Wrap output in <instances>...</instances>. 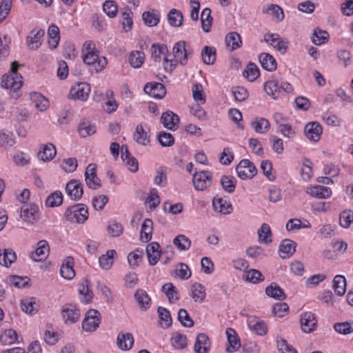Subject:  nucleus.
I'll list each match as a JSON object with an SVG mask.
<instances>
[{
	"label": "nucleus",
	"instance_id": "obj_1",
	"mask_svg": "<svg viewBox=\"0 0 353 353\" xmlns=\"http://www.w3.org/2000/svg\"><path fill=\"white\" fill-rule=\"evenodd\" d=\"M64 216L72 223H83L88 219V210L83 203L76 204L66 210Z\"/></svg>",
	"mask_w": 353,
	"mask_h": 353
},
{
	"label": "nucleus",
	"instance_id": "obj_2",
	"mask_svg": "<svg viewBox=\"0 0 353 353\" xmlns=\"http://www.w3.org/2000/svg\"><path fill=\"white\" fill-rule=\"evenodd\" d=\"M101 323V314L99 311L91 309L89 310L82 321V329L87 332L95 331Z\"/></svg>",
	"mask_w": 353,
	"mask_h": 353
},
{
	"label": "nucleus",
	"instance_id": "obj_3",
	"mask_svg": "<svg viewBox=\"0 0 353 353\" xmlns=\"http://www.w3.org/2000/svg\"><path fill=\"white\" fill-rule=\"evenodd\" d=\"M61 314L65 324H74L81 316L80 310L77 305L72 303L64 304L61 307Z\"/></svg>",
	"mask_w": 353,
	"mask_h": 353
},
{
	"label": "nucleus",
	"instance_id": "obj_4",
	"mask_svg": "<svg viewBox=\"0 0 353 353\" xmlns=\"http://www.w3.org/2000/svg\"><path fill=\"white\" fill-rule=\"evenodd\" d=\"M83 61L85 64L92 66L96 72L102 70L107 65V60L105 57H99L95 51H88L83 56Z\"/></svg>",
	"mask_w": 353,
	"mask_h": 353
},
{
	"label": "nucleus",
	"instance_id": "obj_5",
	"mask_svg": "<svg viewBox=\"0 0 353 353\" xmlns=\"http://www.w3.org/2000/svg\"><path fill=\"white\" fill-rule=\"evenodd\" d=\"M236 171L241 179H252L257 174L255 165L248 159L241 160L236 165Z\"/></svg>",
	"mask_w": 353,
	"mask_h": 353
},
{
	"label": "nucleus",
	"instance_id": "obj_6",
	"mask_svg": "<svg viewBox=\"0 0 353 353\" xmlns=\"http://www.w3.org/2000/svg\"><path fill=\"white\" fill-rule=\"evenodd\" d=\"M212 179V174L208 171L203 170L194 174L192 183L196 190L203 191L210 186Z\"/></svg>",
	"mask_w": 353,
	"mask_h": 353
},
{
	"label": "nucleus",
	"instance_id": "obj_7",
	"mask_svg": "<svg viewBox=\"0 0 353 353\" xmlns=\"http://www.w3.org/2000/svg\"><path fill=\"white\" fill-rule=\"evenodd\" d=\"M90 90V86L88 83L85 82L80 83L71 88L68 97L71 99L85 101L88 99Z\"/></svg>",
	"mask_w": 353,
	"mask_h": 353
},
{
	"label": "nucleus",
	"instance_id": "obj_8",
	"mask_svg": "<svg viewBox=\"0 0 353 353\" xmlns=\"http://www.w3.org/2000/svg\"><path fill=\"white\" fill-rule=\"evenodd\" d=\"M65 191L71 199L78 201L83 194V185L77 180H71L66 184Z\"/></svg>",
	"mask_w": 353,
	"mask_h": 353
},
{
	"label": "nucleus",
	"instance_id": "obj_9",
	"mask_svg": "<svg viewBox=\"0 0 353 353\" xmlns=\"http://www.w3.org/2000/svg\"><path fill=\"white\" fill-rule=\"evenodd\" d=\"M45 34V31L40 29L36 31L32 30L30 34L26 37V44L28 48L30 50H37L41 45V39Z\"/></svg>",
	"mask_w": 353,
	"mask_h": 353
},
{
	"label": "nucleus",
	"instance_id": "obj_10",
	"mask_svg": "<svg viewBox=\"0 0 353 353\" xmlns=\"http://www.w3.org/2000/svg\"><path fill=\"white\" fill-rule=\"evenodd\" d=\"M301 324L302 330L305 333H310L314 331L317 325V320L311 312L303 313L301 316Z\"/></svg>",
	"mask_w": 353,
	"mask_h": 353
},
{
	"label": "nucleus",
	"instance_id": "obj_11",
	"mask_svg": "<svg viewBox=\"0 0 353 353\" xmlns=\"http://www.w3.org/2000/svg\"><path fill=\"white\" fill-rule=\"evenodd\" d=\"M144 91L146 94L152 97L162 99L165 96L166 89L161 83H148L144 86Z\"/></svg>",
	"mask_w": 353,
	"mask_h": 353
},
{
	"label": "nucleus",
	"instance_id": "obj_12",
	"mask_svg": "<svg viewBox=\"0 0 353 353\" xmlns=\"http://www.w3.org/2000/svg\"><path fill=\"white\" fill-rule=\"evenodd\" d=\"M49 251L50 247L48 242L41 240L38 242L36 250L30 253V258L34 261H41L47 258Z\"/></svg>",
	"mask_w": 353,
	"mask_h": 353
},
{
	"label": "nucleus",
	"instance_id": "obj_13",
	"mask_svg": "<svg viewBox=\"0 0 353 353\" xmlns=\"http://www.w3.org/2000/svg\"><path fill=\"white\" fill-rule=\"evenodd\" d=\"M39 207L36 204L30 203L23 205L21 209V218L29 223H33L37 217Z\"/></svg>",
	"mask_w": 353,
	"mask_h": 353
},
{
	"label": "nucleus",
	"instance_id": "obj_14",
	"mask_svg": "<svg viewBox=\"0 0 353 353\" xmlns=\"http://www.w3.org/2000/svg\"><path fill=\"white\" fill-rule=\"evenodd\" d=\"M22 76H14L13 74H5L2 77L1 87L14 90H19L22 86Z\"/></svg>",
	"mask_w": 353,
	"mask_h": 353
},
{
	"label": "nucleus",
	"instance_id": "obj_15",
	"mask_svg": "<svg viewBox=\"0 0 353 353\" xmlns=\"http://www.w3.org/2000/svg\"><path fill=\"white\" fill-rule=\"evenodd\" d=\"M304 132L309 140L316 142L322 134V127L317 122H310L305 125Z\"/></svg>",
	"mask_w": 353,
	"mask_h": 353
},
{
	"label": "nucleus",
	"instance_id": "obj_16",
	"mask_svg": "<svg viewBox=\"0 0 353 353\" xmlns=\"http://www.w3.org/2000/svg\"><path fill=\"white\" fill-rule=\"evenodd\" d=\"M145 252L149 264L152 266L155 265L161 254L160 245L157 242H152L146 246Z\"/></svg>",
	"mask_w": 353,
	"mask_h": 353
},
{
	"label": "nucleus",
	"instance_id": "obj_17",
	"mask_svg": "<svg viewBox=\"0 0 353 353\" xmlns=\"http://www.w3.org/2000/svg\"><path fill=\"white\" fill-rule=\"evenodd\" d=\"M210 349L209 337L204 333H199L196 339L194 350L196 353H208Z\"/></svg>",
	"mask_w": 353,
	"mask_h": 353
},
{
	"label": "nucleus",
	"instance_id": "obj_18",
	"mask_svg": "<svg viewBox=\"0 0 353 353\" xmlns=\"http://www.w3.org/2000/svg\"><path fill=\"white\" fill-rule=\"evenodd\" d=\"M265 292L268 296L276 300L283 301L286 299L283 290L276 283H272L267 286Z\"/></svg>",
	"mask_w": 353,
	"mask_h": 353
},
{
	"label": "nucleus",
	"instance_id": "obj_19",
	"mask_svg": "<svg viewBox=\"0 0 353 353\" xmlns=\"http://www.w3.org/2000/svg\"><path fill=\"white\" fill-rule=\"evenodd\" d=\"M74 259L72 256H68L61 267L60 274L64 279L70 280L75 276V272L73 268Z\"/></svg>",
	"mask_w": 353,
	"mask_h": 353
},
{
	"label": "nucleus",
	"instance_id": "obj_20",
	"mask_svg": "<svg viewBox=\"0 0 353 353\" xmlns=\"http://www.w3.org/2000/svg\"><path fill=\"white\" fill-rule=\"evenodd\" d=\"M248 325L250 330L256 334L263 336L267 333L268 326L263 321L256 317H253L248 321Z\"/></svg>",
	"mask_w": 353,
	"mask_h": 353
},
{
	"label": "nucleus",
	"instance_id": "obj_21",
	"mask_svg": "<svg viewBox=\"0 0 353 353\" xmlns=\"http://www.w3.org/2000/svg\"><path fill=\"white\" fill-rule=\"evenodd\" d=\"M173 54L176 60H179L181 65H185L188 61V54L185 50V42L179 41L173 47Z\"/></svg>",
	"mask_w": 353,
	"mask_h": 353
},
{
	"label": "nucleus",
	"instance_id": "obj_22",
	"mask_svg": "<svg viewBox=\"0 0 353 353\" xmlns=\"http://www.w3.org/2000/svg\"><path fill=\"white\" fill-rule=\"evenodd\" d=\"M161 119L163 126L171 130L179 123V117L172 111L163 113Z\"/></svg>",
	"mask_w": 353,
	"mask_h": 353
},
{
	"label": "nucleus",
	"instance_id": "obj_23",
	"mask_svg": "<svg viewBox=\"0 0 353 353\" xmlns=\"http://www.w3.org/2000/svg\"><path fill=\"white\" fill-rule=\"evenodd\" d=\"M296 243L290 239H284L282 241L279 245V251L283 254V259L290 258L292 256L296 250Z\"/></svg>",
	"mask_w": 353,
	"mask_h": 353
},
{
	"label": "nucleus",
	"instance_id": "obj_24",
	"mask_svg": "<svg viewBox=\"0 0 353 353\" xmlns=\"http://www.w3.org/2000/svg\"><path fill=\"white\" fill-rule=\"evenodd\" d=\"M30 99L34 103L35 108L39 111H45L49 107L48 99L39 92H32L30 94Z\"/></svg>",
	"mask_w": 353,
	"mask_h": 353
},
{
	"label": "nucleus",
	"instance_id": "obj_25",
	"mask_svg": "<svg viewBox=\"0 0 353 353\" xmlns=\"http://www.w3.org/2000/svg\"><path fill=\"white\" fill-rule=\"evenodd\" d=\"M226 334L229 344L226 350L228 352H233L237 350L240 347L241 344L240 340L239 339L235 330L232 328H228L226 330Z\"/></svg>",
	"mask_w": 353,
	"mask_h": 353
},
{
	"label": "nucleus",
	"instance_id": "obj_26",
	"mask_svg": "<svg viewBox=\"0 0 353 353\" xmlns=\"http://www.w3.org/2000/svg\"><path fill=\"white\" fill-rule=\"evenodd\" d=\"M307 193L318 199H327L330 196L332 191L329 188L323 185H315L309 188Z\"/></svg>",
	"mask_w": 353,
	"mask_h": 353
},
{
	"label": "nucleus",
	"instance_id": "obj_27",
	"mask_svg": "<svg viewBox=\"0 0 353 353\" xmlns=\"http://www.w3.org/2000/svg\"><path fill=\"white\" fill-rule=\"evenodd\" d=\"M153 230V221L150 219H146L143 221L141 232H140V239L144 243L150 241L152 239Z\"/></svg>",
	"mask_w": 353,
	"mask_h": 353
},
{
	"label": "nucleus",
	"instance_id": "obj_28",
	"mask_svg": "<svg viewBox=\"0 0 353 353\" xmlns=\"http://www.w3.org/2000/svg\"><path fill=\"white\" fill-rule=\"evenodd\" d=\"M212 205L215 211L223 214H229L233 210L232 204L227 203L221 198H214Z\"/></svg>",
	"mask_w": 353,
	"mask_h": 353
},
{
	"label": "nucleus",
	"instance_id": "obj_29",
	"mask_svg": "<svg viewBox=\"0 0 353 353\" xmlns=\"http://www.w3.org/2000/svg\"><path fill=\"white\" fill-rule=\"evenodd\" d=\"M259 61L262 68L269 72L276 69V61L275 59L268 53H261L259 55Z\"/></svg>",
	"mask_w": 353,
	"mask_h": 353
},
{
	"label": "nucleus",
	"instance_id": "obj_30",
	"mask_svg": "<svg viewBox=\"0 0 353 353\" xmlns=\"http://www.w3.org/2000/svg\"><path fill=\"white\" fill-rule=\"evenodd\" d=\"M134 343V338L130 333H119L117 336V344L118 347L123 350H130Z\"/></svg>",
	"mask_w": 353,
	"mask_h": 353
},
{
	"label": "nucleus",
	"instance_id": "obj_31",
	"mask_svg": "<svg viewBox=\"0 0 353 353\" xmlns=\"http://www.w3.org/2000/svg\"><path fill=\"white\" fill-rule=\"evenodd\" d=\"M134 298L142 310H147L150 307L151 299L145 290H137L134 294Z\"/></svg>",
	"mask_w": 353,
	"mask_h": 353
},
{
	"label": "nucleus",
	"instance_id": "obj_32",
	"mask_svg": "<svg viewBox=\"0 0 353 353\" xmlns=\"http://www.w3.org/2000/svg\"><path fill=\"white\" fill-rule=\"evenodd\" d=\"M17 259V255L12 249L0 250V265L9 267Z\"/></svg>",
	"mask_w": 353,
	"mask_h": 353
},
{
	"label": "nucleus",
	"instance_id": "obj_33",
	"mask_svg": "<svg viewBox=\"0 0 353 353\" xmlns=\"http://www.w3.org/2000/svg\"><path fill=\"white\" fill-rule=\"evenodd\" d=\"M192 297L195 302L201 303L205 298V288L199 283H194L191 286Z\"/></svg>",
	"mask_w": 353,
	"mask_h": 353
},
{
	"label": "nucleus",
	"instance_id": "obj_34",
	"mask_svg": "<svg viewBox=\"0 0 353 353\" xmlns=\"http://www.w3.org/2000/svg\"><path fill=\"white\" fill-rule=\"evenodd\" d=\"M56 148L52 143L46 144L38 153V157L43 161H51L56 155Z\"/></svg>",
	"mask_w": 353,
	"mask_h": 353
},
{
	"label": "nucleus",
	"instance_id": "obj_35",
	"mask_svg": "<svg viewBox=\"0 0 353 353\" xmlns=\"http://www.w3.org/2000/svg\"><path fill=\"white\" fill-rule=\"evenodd\" d=\"M48 35L49 37V46L53 49L56 48L60 40L59 29L58 26L54 24L50 26L48 30Z\"/></svg>",
	"mask_w": 353,
	"mask_h": 353
},
{
	"label": "nucleus",
	"instance_id": "obj_36",
	"mask_svg": "<svg viewBox=\"0 0 353 353\" xmlns=\"http://www.w3.org/2000/svg\"><path fill=\"white\" fill-rule=\"evenodd\" d=\"M262 12L263 14H270L276 21H282L284 19L283 10L276 4H270L267 8H263Z\"/></svg>",
	"mask_w": 353,
	"mask_h": 353
},
{
	"label": "nucleus",
	"instance_id": "obj_37",
	"mask_svg": "<svg viewBox=\"0 0 353 353\" xmlns=\"http://www.w3.org/2000/svg\"><path fill=\"white\" fill-rule=\"evenodd\" d=\"M117 252L114 250H109L99 259V265L105 270L110 269L113 264V259Z\"/></svg>",
	"mask_w": 353,
	"mask_h": 353
},
{
	"label": "nucleus",
	"instance_id": "obj_38",
	"mask_svg": "<svg viewBox=\"0 0 353 353\" xmlns=\"http://www.w3.org/2000/svg\"><path fill=\"white\" fill-rule=\"evenodd\" d=\"M332 288L339 296H343L346 292V279L343 275H336L333 280Z\"/></svg>",
	"mask_w": 353,
	"mask_h": 353
},
{
	"label": "nucleus",
	"instance_id": "obj_39",
	"mask_svg": "<svg viewBox=\"0 0 353 353\" xmlns=\"http://www.w3.org/2000/svg\"><path fill=\"white\" fill-rule=\"evenodd\" d=\"M201 57L205 64H213L216 61V49L213 47L205 46L201 50Z\"/></svg>",
	"mask_w": 353,
	"mask_h": 353
},
{
	"label": "nucleus",
	"instance_id": "obj_40",
	"mask_svg": "<svg viewBox=\"0 0 353 353\" xmlns=\"http://www.w3.org/2000/svg\"><path fill=\"white\" fill-rule=\"evenodd\" d=\"M162 292H163L170 303H173L179 299V295L176 288L172 283H166L162 286Z\"/></svg>",
	"mask_w": 353,
	"mask_h": 353
},
{
	"label": "nucleus",
	"instance_id": "obj_41",
	"mask_svg": "<svg viewBox=\"0 0 353 353\" xmlns=\"http://www.w3.org/2000/svg\"><path fill=\"white\" fill-rule=\"evenodd\" d=\"M251 125L258 133H265L270 127L268 120L262 117L256 118L254 121H252Z\"/></svg>",
	"mask_w": 353,
	"mask_h": 353
},
{
	"label": "nucleus",
	"instance_id": "obj_42",
	"mask_svg": "<svg viewBox=\"0 0 353 353\" xmlns=\"http://www.w3.org/2000/svg\"><path fill=\"white\" fill-rule=\"evenodd\" d=\"M227 46L231 47L232 50H234L241 46L242 41L241 36L236 32H230L225 37Z\"/></svg>",
	"mask_w": 353,
	"mask_h": 353
},
{
	"label": "nucleus",
	"instance_id": "obj_43",
	"mask_svg": "<svg viewBox=\"0 0 353 353\" xmlns=\"http://www.w3.org/2000/svg\"><path fill=\"white\" fill-rule=\"evenodd\" d=\"M35 298L32 296L23 299L21 301V307L22 311L29 314L35 313L38 311V309L35 307Z\"/></svg>",
	"mask_w": 353,
	"mask_h": 353
},
{
	"label": "nucleus",
	"instance_id": "obj_44",
	"mask_svg": "<svg viewBox=\"0 0 353 353\" xmlns=\"http://www.w3.org/2000/svg\"><path fill=\"white\" fill-rule=\"evenodd\" d=\"M134 137L138 143L143 145H145L150 142V137L141 125L137 126L134 133Z\"/></svg>",
	"mask_w": 353,
	"mask_h": 353
},
{
	"label": "nucleus",
	"instance_id": "obj_45",
	"mask_svg": "<svg viewBox=\"0 0 353 353\" xmlns=\"http://www.w3.org/2000/svg\"><path fill=\"white\" fill-rule=\"evenodd\" d=\"M145 54L141 51L132 52L129 56L128 61L130 65L134 68H139L143 63Z\"/></svg>",
	"mask_w": 353,
	"mask_h": 353
},
{
	"label": "nucleus",
	"instance_id": "obj_46",
	"mask_svg": "<svg viewBox=\"0 0 353 353\" xmlns=\"http://www.w3.org/2000/svg\"><path fill=\"white\" fill-rule=\"evenodd\" d=\"M182 12L174 8L172 9L168 14L169 23L174 27H179L183 23Z\"/></svg>",
	"mask_w": 353,
	"mask_h": 353
},
{
	"label": "nucleus",
	"instance_id": "obj_47",
	"mask_svg": "<svg viewBox=\"0 0 353 353\" xmlns=\"http://www.w3.org/2000/svg\"><path fill=\"white\" fill-rule=\"evenodd\" d=\"M264 90L274 99H276L279 97V82L276 80H272L264 83Z\"/></svg>",
	"mask_w": 353,
	"mask_h": 353
},
{
	"label": "nucleus",
	"instance_id": "obj_48",
	"mask_svg": "<svg viewBox=\"0 0 353 353\" xmlns=\"http://www.w3.org/2000/svg\"><path fill=\"white\" fill-rule=\"evenodd\" d=\"M259 241L266 244L270 243L272 240L271 239L272 232L270 226L267 223H263L258 230Z\"/></svg>",
	"mask_w": 353,
	"mask_h": 353
},
{
	"label": "nucleus",
	"instance_id": "obj_49",
	"mask_svg": "<svg viewBox=\"0 0 353 353\" xmlns=\"http://www.w3.org/2000/svg\"><path fill=\"white\" fill-rule=\"evenodd\" d=\"M63 203V194L61 192L57 191L50 194L46 201V205L50 208L58 207Z\"/></svg>",
	"mask_w": 353,
	"mask_h": 353
},
{
	"label": "nucleus",
	"instance_id": "obj_50",
	"mask_svg": "<svg viewBox=\"0 0 353 353\" xmlns=\"http://www.w3.org/2000/svg\"><path fill=\"white\" fill-rule=\"evenodd\" d=\"M334 330L343 335L353 333V321L336 323L334 325Z\"/></svg>",
	"mask_w": 353,
	"mask_h": 353
},
{
	"label": "nucleus",
	"instance_id": "obj_51",
	"mask_svg": "<svg viewBox=\"0 0 353 353\" xmlns=\"http://www.w3.org/2000/svg\"><path fill=\"white\" fill-rule=\"evenodd\" d=\"M17 339V334L13 329L6 330L0 336L3 345H11Z\"/></svg>",
	"mask_w": 353,
	"mask_h": 353
},
{
	"label": "nucleus",
	"instance_id": "obj_52",
	"mask_svg": "<svg viewBox=\"0 0 353 353\" xmlns=\"http://www.w3.org/2000/svg\"><path fill=\"white\" fill-rule=\"evenodd\" d=\"M142 19L145 24L150 27L155 26L159 22V15L156 14L154 10L152 12H144Z\"/></svg>",
	"mask_w": 353,
	"mask_h": 353
},
{
	"label": "nucleus",
	"instance_id": "obj_53",
	"mask_svg": "<svg viewBox=\"0 0 353 353\" xmlns=\"http://www.w3.org/2000/svg\"><path fill=\"white\" fill-rule=\"evenodd\" d=\"M220 183L225 192L228 193H232L234 192L236 183L234 178L223 175L220 180Z\"/></svg>",
	"mask_w": 353,
	"mask_h": 353
},
{
	"label": "nucleus",
	"instance_id": "obj_54",
	"mask_svg": "<svg viewBox=\"0 0 353 353\" xmlns=\"http://www.w3.org/2000/svg\"><path fill=\"white\" fill-rule=\"evenodd\" d=\"M88 284V281L85 279L81 283L79 289V294L83 296V298L81 299V302L85 304L90 303L93 295L92 292L89 289Z\"/></svg>",
	"mask_w": 353,
	"mask_h": 353
},
{
	"label": "nucleus",
	"instance_id": "obj_55",
	"mask_svg": "<svg viewBox=\"0 0 353 353\" xmlns=\"http://www.w3.org/2000/svg\"><path fill=\"white\" fill-rule=\"evenodd\" d=\"M243 74L248 78L250 81H254L259 77L260 72L259 68L254 63H250L247 65L246 70L243 72Z\"/></svg>",
	"mask_w": 353,
	"mask_h": 353
},
{
	"label": "nucleus",
	"instance_id": "obj_56",
	"mask_svg": "<svg viewBox=\"0 0 353 353\" xmlns=\"http://www.w3.org/2000/svg\"><path fill=\"white\" fill-rule=\"evenodd\" d=\"M15 140L12 132L8 131L0 132V146L3 148H9L14 145Z\"/></svg>",
	"mask_w": 353,
	"mask_h": 353
},
{
	"label": "nucleus",
	"instance_id": "obj_57",
	"mask_svg": "<svg viewBox=\"0 0 353 353\" xmlns=\"http://www.w3.org/2000/svg\"><path fill=\"white\" fill-rule=\"evenodd\" d=\"M173 243L180 250H187L191 246V241L183 234L176 236L173 240Z\"/></svg>",
	"mask_w": 353,
	"mask_h": 353
},
{
	"label": "nucleus",
	"instance_id": "obj_58",
	"mask_svg": "<svg viewBox=\"0 0 353 353\" xmlns=\"http://www.w3.org/2000/svg\"><path fill=\"white\" fill-rule=\"evenodd\" d=\"M143 252L142 250L137 249L135 251L130 252L128 256V261L132 268L138 267L139 262L143 259Z\"/></svg>",
	"mask_w": 353,
	"mask_h": 353
},
{
	"label": "nucleus",
	"instance_id": "obj_59",
	"mask_svg": "<svg viewBox=\"0 0 353 353\" xmlns=\"http://www.w3.org/2000/svg\"><path fill=\"white\" fill-rule=\"evenodd\" d=\"M172 345L176 349L181 350L187 345V338L185 335L175 332L171 338Z\"/></svg>",
	"mask_w": 353,
	"mask_h": 353
},
{
	"label": "nucleus",
	"instance_id": "obj_60",
	"mask_svg": "<svg viewBox=\"0 0 353 353\" xmlns=\"http://www.w3.org/2000/svg\"><path fill=\"white\" fill-rule=\"evenodd\" d=\"M10 38L7 34L0 36V57L6 58L9 55Z\"/></svg>",
	"mask_w": 353,
	"mask_h": 353
},
{
	"label": "nucleus",
	"instance_id": "obj_61",
	"mask_svg": "<svg viewBox=\"0 0 353 353\" xmlns=\"http://www.w3.org/2000/svg\"><path fill=\"white\" fill-rule=\"evenodd\" d=\"M312 39L315 45L320 46L328 41V33L324 30H314Z\"/></svg>",
	"mask_w": 353,
	"mask_h": 353
},
{
	"label": "nucleus",
	"instance_id": "obj_62",
	"mask_svg": "<svg viewBox=\"0 0 353 353\" xmlns=\"http://www.w3.org/2000/svg\"><path fill=\"white\" fill-rule=\"evenodd\" d=\"M79 131L81 137H86L95 133L96 128L88 121H82L79 124Z\"/></svg>",
	"mask_w": 353,
	"mask_h": 353
},
{
	"label": "nucleus",
	"instance_id": "obj_63",
	"mask_svg": "<svg viewBox=\"0 0 353 353\" xmlns=\"http://www.w3.org/2000/svg\"><path fill=\"white\" fill-rule=\"evenodd\" d=\"M178 320L183 327H192L194 326V321L190 317L185 309H180L178 312Z\"/></svg>",
	"mask_w": 353,
	"mask_h": 353
},
{
	"label": "nucleus",
	"instance_id": "obj_64",
	"mask_svg": "<svg viewBox=\"0 0 353 353\" xmlns=\"http://www.w3.org/2000/svg\"><path fill=\"white\" fill-rule=\"evenodd\" d=\"M353 222V211L346 210L341 213L340 225L341 227L348 228Z\"/></svg>",
	"mask_w": 353,
	"mask_h": 353
}]
</instances>
